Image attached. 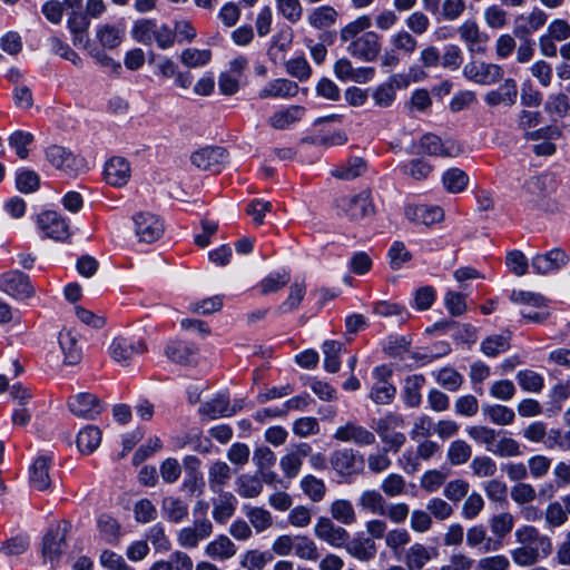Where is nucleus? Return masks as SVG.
<instances>
[{"instance_id":"obj_35","label":"nucleus","mask_w":570,"mask_h":570,"mask_svg":"<svg viewBox=\"0 0 570 570\" xmlns=\"http://www.w3.org/2000/svg\"><path fill=\"white\" fill-rule=\"evenodd\" d=\"M235 543L225 534L218 535L205 548V554L215 560H227L236 554Z\"/></svg>"},{"instance_id":"obj_49","label":"nucleus","mask_w":570,"mask_h":570,"mask_svg":"<svg viewBox=\"0 0 570 570\" xmlns=\"http://www.w3.org/2000/svg\"><path fill=\"white\" fill-rule=\"evenodd\" d=\"M301 489L313 502H321L326 494V485L322 479L308 474L301 480Z\"/></svg>"},{"instance_id":"obj_64","label":"nucleus","mask_w":570,"mask_h":570,"mask_svg":"<svg viewBox=\"0 0 570 570\" xmlns=\"http://www.w3.org/2000/svg\"><path fill=\"white\" fill-rule=\"evenodd\" d=\"M390 43L395 51H402L405 55H412L417 48L416 39L405 30H400L390 37Z\"/></svg>"},{"instance_id":"obj_3","label":"nucleus","mask_w":570,"mask_h":570,"mask_svg":"<svg viewBox=\"0 0 570 570\" xmlns=\"http://www.w3.org/2000/svg\"><path fill=\"white\" fill-rule=\"evenodd\" d=\"M340 215L357 222L374 214V205L368 189L352 196H342L335 202Z\"/></svg>"},{"instance_id":"obj_27","label":"nucleus","mask_w":570,"mask_h":570,"mask_svg":"<svg viewBox=\"0 0 570 570\" xmlns=\"http://www.w3.org/2000/svg\"><path fill=\"white\" fill-rule=\"evenodd\" d=\"M567 263V254L560 248H554L543 255L533 257L532 267L538 274H548L558 271Z\"/></svg>"},{"instance_id":"obj_60","label":"nucleus","mask_w":570,"mask_h":570,"mask_svg":"<svg viewBox=\"0 0 570 570\" xmlns=\"http://www.w3.org/2000/svg\"><path fill=\"white\" fill-rule=\"evenodd\" d=\"M372 26V19L370 16H361L354 21L347 23L340 31V38L342 41L347 42L351 38L362 35Z\"/></svg>"},{"instance_id":"obj_37","label":"nucleus","mask_w":570,"mask_h":570,"mask_svg":"<svg viewBox=\"0 0 570 570\" xmlns=\"http://www.w3.org/2000/svg\"><path fill=\"white\" fill-rule=\"evenodd\" d=\"M8 146L16 156L24 160L30 155V147L35 141V136L30 131H24L21 129L14 130L8 136Z\"/></svg>"},{"instance_id":"obj_39","label":"nucleus","mask_w":570,"mask_h":570,"mask_svg":"<svg viewBox=\"0 0 570 570\" xmlns=\"http://www.w3.org/2000/svg\"><path fill=\"white\" fill-rule=\"evenodd\" d=\"M67 24L73 36V45H83L87 41V30L90 27V19L87 14L80 11H72L68 17Z\"/></svg>"},{"instance_id":"obj_24","label":"nucleus","mask_w":570,"mask_h":570,"mask_svg":"<svg viewBox=\"0 0 570 570\" xmlns=\"http://www.w3.org/2000/svg\"><path fill=\"white\" fill-rule=\"evenodd\" d=\"M343 547L351 557L362 562L373 560L377 552L375 541L372 538L361 535L348 538Z\"/></svg>"},{"instance_id":"obj_36","label":"nucleus","mask_w":570,"mask_h":570,"mask_svg":"<svg viewBox=\"0 0 570 570\" xmlns=\"http://www.w3.org/2000/svg\"><path fill=\"white\" fill-rule=\"evenodd\" d=\"M367 170L366 161L361 157H352L346 163L331 170L333 177L342 180H353Z\"/></svg>"},{"instance_id":"obj_58","label":"nucleus","mask_w":570,"mask_h":570,"mask_svg":"<svg viewBox=\"0 0 570 570\" xmlns=\"http://www.w3.org/2000/svg\"><path fill=\"white\" fill-rule=\"evenodd\" d=\"M466 432L475 442L484 444L489 452H491V448H494L500 435V432L484 425L470 426Z\"/></svg>"},{"instance_id":"obj_44","label":"nucleus","mask_w":570,"mask_h":570,"mask_svg":"<svg viewBox=\"0 0 570 570\" xmlns=\"http://www.w3.org/2000/svg\"><path fill=\"white\" fill-rule=\"evenodd\" d=\"M425 383L422 374H414L405 379L404 402L410 407H417L421 404V389Z\"/></svg>"},{"instance_id":"obj_52","label":"nucleus","mask_w":570,"mask_h":570,"mask_svg":"<svg viewBox=\"0 0 570 570\" xmlns=\"http://www.w3.org/2000/svg\"><path fill=\"white\" fill-rule=\"evenodd\" d=\"M442 181L449 193L456 194L466 188L469 177L463 170L451 168L443 174Z\"/></svg>"},{"instance_id":"obj_51","label":"nucleus","mask_w":570,"mask_h":570,"mask_svg":"<svg viewBox=\"0 0 570 570\" xmlns=\"http://www.w3.org/2000/svg\"><path fill=\"white\" fill-rule=\"evenodd\" d=\"M544 110L557 118L563 119L570 114V99L563 94H554L548 97Z\"/></svg>"},{"instance_id":"obj_63","label":"nucleus","mask_w":570,"mask_h":570,"mask_svg":"<svg viewBox=\"0 0 570 570\" xmlns=\"http://www.w3.org/2000/svg\"><path fill=\"white\" fill-rule=\"evenodd\" d=\"M380 488L385 495L395 498L405 493L406 481L401 474L391 473L382 480Z\"/></svg>"},{"instance_id":"obj_62","label":"nucleus","mask_w":570,"mask_h":570,"mask_svg":"<svg viewBox=\"0 0 570 570\" xmlns=\"http://www.w3.org/2000/svg\"><path fill=\"white\" fill-rule=\"evenodd\" d=\"M510 347V336L505 334L492 335L481 343V350L487 356H497Z\"/></svg>"},{"instance_id":"obj_2","label":"nucleus","mask_w":570,"mask_h":570,"mask_svg":"<svg viewBox=\"0 0 570 570\" xmlns=\"http://www.w3.org/2000/svg\"><path fill=\"white\" fill-rule=\"evenodd\" d=\"M404 429V419L394 413H389L377 420L375 431L384 444L385 451L397 453L405 444L406 436L402 432Z\"/></svg>"},{"instance_id":"obj_7","label":"nucleus","mask_w":570,"mask_h":570,"mask_svg":"<svg viewBox=\"0 0 570 570\" xmlns=\"http://www.w3.org/2000/svg\"><path fill=\"white\" fill-rule=\"evenodd\" d=\"M463 75L470 81L490 86L502 80L504 70L497 63L472 60L463 67Z\"/></svg>"},{"instance_id":"obj_21","label":"nucleus","mask_w":570,"mask_h":570,"mask_svg":"<svg viewBox=\"0 0 570 570\" xmlns=\"http://www.w3.org/2000/svg\"><path fill=\"white\" fill-rule=\"evenodd\" d=\"M312 452V446L307 443H299L288 453L282 456L279 461L284 475L288 479L296 478L301 471L304 458Z\"/></svg>"},{"instance_id":"obj_16","label":"nucleus","mask_w":570,"mask_h":570,"mask_svg":"<svg viewBox=\"0 0 570 570\" xmlns=\"http://www.w3.org/2000/svg\"><path fill=\"white\" fill-rule=\"evenodd\" d=\"M2 292L21 301L33 294V287L26 274L20 271H11L2 275Z\"/></svg>"},{"instance_id":"obj_20","label":"nucleus","mask_w":570,"mask_h":570,"mask_svg":"<svg viewBox=\"0 0 570 570\" xmlns=\"http://www.w3.org/2000/svg\"><path fill=\"white\" fill-rule=\"evenodd\" d=\"M404 214L409 220L425 226H431L444 219V212L440 206L407 205Z\"/></svg>"},{"instance_id":"obj_59","label":"nucleus","mask_w":570,"mask_h":570,"mask_svg":"<svg viewBox=\"0 0 570 570\" xmlns=\"http://www.w3.org/2000/svg\"><path fill=\"white\" fill-rule=\"evenodd\" d=\"M40 186L39 175L31 169L21 168L16 174V187L19 191L29 194L36 191Z\"/></svg>"},{"instance_id":"obj_1","label":"nucleus","mask_w":570,"mask_h":570,"mask_svg":"<svg viewBox=\"0 0 570 570\" xmlns=\"http://www.w3.org/2000/svg\"><path fill=\"white\" fill-rule=\"evenodd\" d=\"M519 547L510 551L513 562L520 567H531L551 556L552 539L533 525H522L514 532Z\"/></svg>"},{"instance_id":"obj_5","label":"nucleus","mask_w":570,"mask_h":570,"mask_svg":"<svg viewBox=\"0 0 570 570\" xmlns=\"http://www.w3.org/2000/svg\"><path fill=\"white\" fill-rule=\"evenodd\" d=\"M69 523L61 521L49 527L42 539V556L45 561L55 564L59 561L66 548V535Z\"/></svg>"},{"instance_id":"obj_18","label":"nucleus","mask_w":570,"mask_h":570,"mask_svg":"<svg viewBox=\"0 0 570 570\" xmlns=\"http://www.w3.org/2000/svg\"><path fill=\"white\" fill-rule=\"evenodd\" d=\"M333 469L341 475L358 473L363 466V456L351 449L337 450L331 456Z\"/></svg>"},{"instance_id":"obj_13","label":"nucleus","mask_w":570,"mask_h":570,"mask_svg":"<svg viewBox=\"0 0 570 570\" xmlns=\"http://www.w3.org/2000/svg\"><path fill=\"white\" fill-rule=\"evenodd\" d=\"M315 535L334 548H343L350 538L348 532L336 525L330 518L320 517L314 527Z\"/></svg>"},{"instance_id":"obj_19","label":"nucleus","mask_w":570,"mask_h":570,"mask_svg":"<svg viewBox=\"0 0 570 570\" xmlns=\"http://www.w3.org/2000/svg\"><path fill=\"white\" fill-rule=\"evenodd\" d=\"M52 456L48 454L39 455L30 466L29 483L32 489L38 491L48 490L51 485L50 466Z\"/></svg>"},{"instance_id":"obj_43","label":"nucleus","mask_w":570,"mask_h":570,"mask_svg":"<svg viewBox=\"0 0 570 570\" xmlns=\"http://www.w3.org/2000/svg\"><path fill=\"white\" fill-rule=\"evenodd\" d=\"M482 412L483 415L495 425H510L515 419L514 411L501 404H485L482 406Z\"/></svg>"},{"instance_id":"obj_4","label":"nucleus","mask_w":570,"mask_h":570,"mask_svg":"<svg viewBox=\"0 0 570 570\" xmlns=\"http://www.w3.org/2000/svg\"><path fill=\"white\" fill-rule=\"evenodd\" d=\"M347 42L346 51L363 62L375 61L382 51L381 36L375 31H365Z\"/></svg>"},{"instance_id":"obj_32","label":"nucleus","mask_w":570,"mask_h":570,"mask_svg":"<svg viewBox=\"0 0 570 570\" xmlns=\"http://www.w3.org/2000/svg\"><path fill=\"white\" fill-rule=\"evenodd\" d=\"M2 392L7 394V402H11L13 406L27 405L32 399L31 390L20 382L10 383L8 375H2Z\"/></svg>"},{"instance_id":"obj_55","label":"nucleus","mask_w":570,"mask_h":570,"mask_svg":"<svg viewBox=\"0 0 570 570\" xmlns=\"http://www.w3.org/2000/svg\"><path fill=\"white\" fill-rule=\"evenodd\" d=\"M514 525V518L509 512H503L493 515L490 519L491 532L498 538L495 541H502L509 534Z\"/></svg>"},{"instance_id":"obj_50","label":"nucleus","mask_w":570,"mask_h":570,"mask_svg":"<svg viewBox=\"0 0 570 570\" xmlns=\"http://www.w3.org/2000/svg\"><path fill=\"white\" fill-rule=\"evenodd\" d=\"M385 504V498L377 490H366L358 499V505L373 514L382 515Z\"/></svg>"},{"instance_id":"obj_34","label":"nucleus","mask_w":570,"mask_h":570,"mask_svg":"<svg viewBox=\"0 0 570 570\" xmlns=\"http://www.w3.org/2000/svg\"><path fill=\"white\" fill-rule=\"evenodd\" d=\"M235 407H229V399L225 394H218L199 407V413L208 419H217L219 416H230L236 413Z\"/></svg>"},{"instance_id":"obj_17","label":"nucleus","mask_w":570,"mask_h":570,"mask_svg":"<svg viewBox=\"0 0 570 570\" xmlns=\"http://www.w3.org/2000/svg\"><path fill=\"white\" fill-rule=\"evenodd\" d=\"M227 153L223 147H205L190 156L193 165L202 170L218 173L226 161Z\"/></svg>"},{"instance_id":"obj_33","label":"nucleus","mask_w":570,"mask_h":570,"mask_svg":"<svg viewBox=\"0 0 570 570\" xmlns=\"http://www.w3.org/2000/svg\"><path fill=\"white\" fill-rule=\"evenodd\" d=\"M232 479V469L224 461H215L208 468V485L212 492L224 491L225 485Z\"/></svg>"},{"instance_id":"obj_11","label":"nucleus","mask_w":570,"mask_h":570,"mask_svg":"<svg viewBox=\"0 0 570 570\" xmlns=\"http://www.w3.org/2000/svg\"><path fill=\"white\" fill-rule=\"evenodd\" d=\"M334 439L341 442L354 443L358 446H368L376 442L375 434L372 431L353 421L337 428Z\"/></svg>"},{"instance_id":"obj_31","label":"nucleus","mask_w":570,"mask_h":570,"mask_svg":"<svg viewBox=\"0 0 570 570\" xmlns=\"http://www.w3.org/2000/svg\"><path fill=\"white\" fill-rule=\"evenodd\" d=\"M165 354L177 364L191 365L196 360L197 348L185 342L174 341L167 344Z\"/></svg>"},{"instance_id":"obj_15","label":"nucleus","mask_w":570,"mask_h":570,"mask_svg":"<svg viewBox=\"0 0 570 570\" xmlns=\"http://www.w3.org/2000/svg\"><path fill=\"white\" fill-rule=\"evenodd\" d=\"M39 228L46 236L56 239L65 240L69 237V226L66 220L55 210H45L37 217Z\"/></svg>"},{"instance_id":"obj_8","label":"nucleus","mask_w":570,"mask_h":570,"mask_svg":"<svg viewBox=\"0 0 570 570\" xmlns=\"http://www.w3.org/2000/svg\"><path fill=\"white\" fill-rule=\"evenodd\" d=\"M135 234L139 242L151 244L164 234L161 219L150 212H139L132 216Z\"/></svg>"},{"instance_id":"obj_42","label":"nucleus","mask_w":570,"mask_h":570,"mask_svg":"<svg viewBox=\"0 0 570 570\" xmlns=\"http://www.w3.org/2000/svg\"><path fill=\"white\" fill-rule=\"evenodd\" d=\"M303 111V107L289 106L285 109L274 112L269 117L268 124L275 129H286L301 119Z\"/></svg>"},{"instance_id":"obj_45","label":"nucleus","mask_w":570,"mask_h":570,"mask_svg":"<svg viewBox=\"0 0 570 570\" xmlns=\"http://www.w3.org/2000/svg\"><path fill=\"white\" fill-rule=\"evenodd\" d=\"M164 517L174 523L181 522L188 515V505L179 498L167 497L163 500Z\"/></svg>"},{"instance_id":"obj_25","label":"nucleus","mask_w":570,"mask_h":570,"mask_svg":"<svg viewBox=\"0 0 570 570\" xmlns=\"http://www.w3.org/2000/svg\"><path fill=\"white\" fill-rule=\"evenodd\" d=\"M466 546L471 549L488 553L497 551L501 547V542L494 541L493 538L489 537L483 524H474L466 531Z\"/></svg>"},{"instance_id":"obj_41","label":"nucleus","mask_w":570,"mask_h":570,"mask_svg":"<svg viewBox=\"0 0 570 570\" xmlns=\"http://www.w3.org/2000/svg\"><path fill=\"white\" fill-rule=\"evenodd\" d=\"M124 35V28L110 23L99 26L96 32L99 43L107 49L117 48L121 43Z\"/></svg>"},{"instance_id":"obj_46","label":"nucleus","mask_w":570,"mask_h":570,"mask_svg":"<svg viewBox=\"0 0 570 570\" xmlns=\"http://www.w3.org/2000/svg\"><path fill=\"white\" fill-rule=\"evenodd\" d=\"M236 491L242 498L253 499L263 491V483L257 475L242 474L236 480Z\"/></svg>"},{"instance_id":"obj_56","label":"nucleus","mask_w":570,"mask_h":570,"mask_svg":"<svg viewBox=\"0 0 570 570\" xmlns=\"http://www.w3.org/2000/svg\"><path fill=\"white\" fill-rule=\"evenodd\" d=\"M275 4L278 14L289 23L302 19L303 7L299 0H275Z\"/></svg>"},{"instance_id":"obj_57","label":"nucleus","mask_w":570,"mask_h":570,"mask_svg":"<svg viewBox=\"0 0 570 570\" xmlns=\"http://www.w3.org/2000/svg\"><path fill=\"white\" fill-rule=\"evenodd\" d=\"M245 514L257 532L265 531L273 523L272 514L263 508L246 505Z\"/></svg>"},{"instance_id":"obj_40","label":"nucleus","mask_w":570,"mask_h":570,"mask_svg":"<svg viewBox=\"0 0 570 570\" xmlns=\"http://www.w3.org/2000/svg\"><path fill=\"white\" fill-rule=\"evenodd\" d=\"M338 13L337 11L331 7V6H321L317 8H314L308 14H307V21L311 27L322 30L330 28L331 26L336 23Z\"/></svg>"},{"instance_id":"obj_61","label":"nucleus","mask_w":570,"mask_h":570,"mask_svg":"<svg viewBox=\"0 0 570 570\" xmlns=\"http://www.w3.org/2000/svg\"><path fill=\"white\" fill-rule=\"evenodd\" d=\"M544 521L548 528H560L568 521V514L559 501L550 502L544 510Z\"/></svg>"},{"instance_id":"obj_23","label":"nucleus","mask_w":570,"mask_h":570,"mask_svg":"<svg viewBox=\"0 0 570 570\" xmlns=\"http://www.w3.org/2000/svg\"><path fill=\"white\" fill-rule=\"evenodd\" d=\"M104 175L110 186L122 187L130 178L129 163L122 157H112L106 163Z\"/></svg>"},{"instance_id":"obj_47","label":"nucleus","mask_w":570,"mask_h":570,"mask_svg":"<svg viewBox=\"0 0 570 570\" xmlns=\"http://www.w3.org/2000/svg\"><path fill=\"white\" fill-rule=\"evenodd\" d=\"M322 350L325 370L330 373H336L341 367L340 354L343 350V344L337 341H325Z\"/></svg>"},{"instance_id":"obj_14","label":"nucleus","mask_w":570,"mask_h":570,"mask_svg":"<svg viewBox=\"0 0 570 570\" xmlns=\"http://www.w3.org/2000/svg\"><path fill=\"white\" fill-rule=\"evenodd\" d=\"M68 406L76 416L87 420H94L104 409L101 401L90 393H79L69 397Z\"/></svg>"},{"instance_id":"obj_10","label":"nucleus","mask_w":570,"mask_h":570,"mask_svg":"<svg viewBox=\"0 0 570 570\" xmlns=\"http://www.w3.org/2000/svg\"><path fill=\"white\" fill-rule=\"evenodd\" d=\"M458 33L470 53L484 55L487 52L489 36L481 31L475 20H465L459 26Z\"/></svg>"},{"instance_id":"obj_9","label":"nucleus","mask_w":570,"mask_h":570,"mask_svg":"<svg viewBox=\"0 0 570 570\" xmlns=\"http://www.w3.org/2000/svg\"><path fill=\"white\" fill-rule=\"evenodd\" d=\"M46 157L52 166L71 175H78L86 169L85 159L62 146L52 145L48 147Z\"/></svg>"},{"instance_id":"obj_28","label":"nucleus","mask_w":570,"mask_h":570,"mask_svg":"<svg viewBox=\"0 0 570 570\" xmlns=\"http://www.w3.org/2000/svg\"><path fill=\"white\" fill-rule=\"evenodd\" d=\"M299 87L295 81L281 78L266 83L258 92L261 99L267 98H292L298 94Z\"/></svg>"},{"instance_id":"obj_48","label":"nucleus","mask_w":570,"mask_h":570,"mask_svg":"<svg viewBox=\"0 0 570 570\" xmlns=\"http://www.w3.org/2000/svg\"><path fill=\"white\" fill-rule=\"evenodd\" d=\"M331 515L337 522L348 525L356 521V513L348 500H335L330 507Z\"/></svg>"},{"instance_id":"obj_30","label":"nucleus","mask_w":570,"mask_h":570,"mask_svg":"<svg viewBox=\"0 0 570 570\" xmlns=\"http://www.w3.org/2000/svg\"><path fill=\"white\" fill-rule=\"evenodd\" d=\"M59 345L67 365L78 364L81 360V347L78 344L77 334L71 330H62L58 336Z\"/></svg>"},{"instance_id":"obj_6","label":"nucleus","mask_w":570,"mask_h":570,"mask_svg":"<svg viewBox=\"0 0 570 570\" xmlns=\"http://www.w3.org/2000/svg\"><path fill=\"white\" fill-rule=\"evenodd\" d=\"M147 352V345L144 340L126 336H117L109 346L111 358L122 366H127L137 355Z\"/></svg>"},{"instance_id":"obj_12","label":"nucleus","mask_w":570,"mask_h":570,"mask_svg":"<svg viewBox=\"0 0 570 570\" xmlns=\"http://www.w3.org/2000/svg\"><path fill=\"white\" fill-rule=\"evenodd\" d=\"M420 147L423 153L431 156L458 157L462 153L461 145L455 140H442L433 134L424 135L420 140Z\"/></svg>"},{"instance_id":"obj_22","label":"nucleus","mask_w":570,"mask_h":570,"mask_svg":"<svg viewBox=\"0 0 570 570\" xmlns=\"http://www.w3.org/2000/svg\"><path fill=\"white\" fill-rule=\"evenodd\" d=\"M518 97V86L514 79L508 78L499 88L490 90L484 96V101L490 107L513 106Z\"/></svg>"},{"instance_id":"obj_38","label":"nucleus","mask_w":570,"mask_h":570,"mask_svg":"<svg viewBox=\"0 0 570 570\" xmlns=\"http://www.w3.org/2000/svg\"><path fill=\"white\" fill-rule=\"evenodd\" d=\"M101 442V431L98 426L87 425L77 434V448L82 454H91Z\"/></svg>"},{"instance_id":"obj_54","label":"nucleus","mask_w":570,"mask_h":570,"mask_svg":"<svg viewBox=\"0 0 570 570\" xmlns=\"http://www.w3.org/2000/svg\"><path fill=\"white\" fill-rule=\"evenodd\" d=\"M305 294V283L294 282L289 287V294L287 298L278 306V312L286 314L297 309Z\"/></svg>"},{"instance_id":"obj_53","label":"nucleus","mask_w":570,"mask_h":570,"mask_svg":"<svg viewBox=\"0 0 570 570\" xmlns=\"http://www.w3.org/2000/svg\"><path fill=\"white\" fill-rule=\"evenodd\" d=\"M157 26L155 20L139 19L132 26V38L140 43L150 45L154 41Z\"/></svg>"},{"instance_id":"obj_26","label":"nucleus","mask_w":570,"mask_h":570,"mask_svg":"<svg viewBox=\"0 0 570 570\" xmlns=\"http://www.w3.org/2000/svg\"><path fill=\"white\" fill-rule=\"evenodd\" d=\"M438 549L422 543H413L405 552L404 562L409 570H421L428 562L436 558Z\"/></svg>"},{"instance_id":"obj_29","label":"nucleus","mask_w":570,"mask_h":570,"mask_svg":"<svg viewBox=\"0 0 570 570\" xmlns=\"http://www.w3.org/2000/svg\"><path fill=\"white\" fill-rule=\"evenodd\" d=\"M217 498L212 500L213 518L217 523H226L235 513L237 499L232 492H216Z\"/></svg>"}]
</instances>
